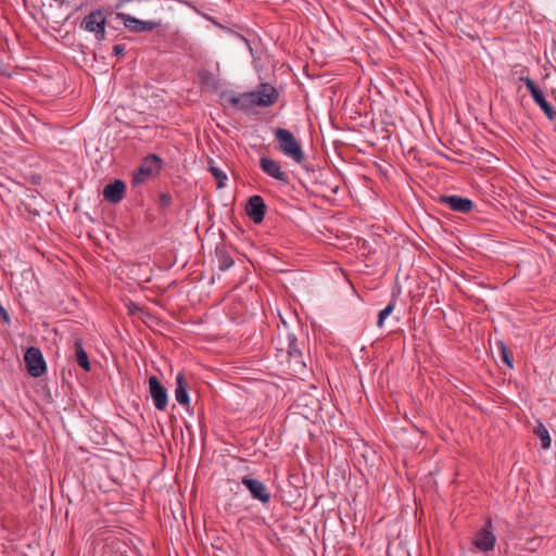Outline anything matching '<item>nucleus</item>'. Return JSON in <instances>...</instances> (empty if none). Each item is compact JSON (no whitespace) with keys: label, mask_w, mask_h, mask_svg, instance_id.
<instances>
[{"label":"nucleus","mask_w":556,"mask_h":556,"mask_svg":"<svg viewBox=\"0 0 556 556\" xmlns=\"http://www.w3.org/2000/svg\"><path fill=\"white\" fill-rule=\"evenodd\" d=\"M274 134L279 150L286 156L292 159L298 164H302L305 161L304 151L292 131L286 128H277Z\"/></svg>","instance_id":"nucleus-1"},{"label":"nucleus","mask_w":556,"mask_h":556,"mask_svg":"<svg viewBox=\"0 0 556 556\" xmlns=\"http://www.w3.org/2000/svg\"><path fill=\"white\" fill-rule=\"evenodd\" d=\"M163 160L156 154L146 156L137 170L132 175L131 182L134 186L144 184L147 180L155 177L162 169Z\"/></svg>","instance_id":"nucleus-2"},{"label":"nucleus","mask_w":556,"mask_h":556,"mask_svg":"<svg viewBox=\"0 0 556 556\" xmlns=\"http://www.w3.org/2000/svg\"><path fill=\"white\" fill-rule=\"evenodd\" d=\"M106 16L100 9L91 11L80 22L79 27L86 31L94 34V37L101 41L105 38Z\"/></svg>","instance_id":"nucleus-3"},{"label":"nucleus","mask_w":556,"mask_h":556,"mask_svg":"<svg viewBox=\"0 0 556 556\" xmlns=\"http://www.w3.org/2000/svg\"><path fill=\"white\" fill-rule=\"evenodd\" d=\"M116 18L121 20L124 24V27L128 29L130 33L141 34L149 33L157 28L161 23L154 21H141L136 18L135 16L124 13L117 12Z\"/></svg>","instance_id":"nucleus-4"},{"label":"nucleus","mask_w":556,"mask_h":556,"mask_svg":"<svg viewBox=\"0 0 556 556\" xmlns=\"http://www.w3.org/2000/svg\"><path fill=\"white\" fill-rule=\"evenodd\" d=\"M24 361L27 367V371L31 377L38 378L46 372V362L41 351L38 348H28L25 352Z\"/></svg>","instance_id":"nucleus-5"},{"label":"nucleus","mask_w":556,"mask_h":556,"mask_svg":"<svg viewBox=\"0 0 556 556\" xmlns=\"http://www.w3.org/2000/svg\"><path fill=\"white\" fill-rule=\"evenodd\" d=\"M519 79L526 84V87L530 91L534 102L541 108L545 115L549 119H555L556 111H553L551 104L546 101L542 89L535 85L533 79L523 75H520Z\"/></svg>","instance_id":"nucleus-6"},{"label":"nucleus","mask_w":556,"mask_h":556,"mask_svg":"<svg viewBox=\"0 0 556 556\" xmlns=\"http://www.w3.org/2000/svg\"><path fill=\"white\" fill-rule=\"evenodd\" d=\"M251 92L253 93L255 106L268 108L274 105L279 99L277 89L266 83L261 84L256 90Z\"/></svg>","instance_id":"nucleus-7"},{"label":"nucleus","mask_w":556,"mask_h":556,"mask_svg":"<svg viewBox=\"0 0 556 556\" xmlns=\"http://www.w3.org/2000/svg\"><path fill=\"white\" fill-rule=\"evenodd\" d=\"M260 167L264 174L276 179L280 184H282V185L290 184L289 174L282 169V167L278 161L270 159L268 156H262L260 159Z\"/></svg>","instance_id":"nucleus-8"},{"label":"nucleus","mask_w":556,"mask_h":556,"mask_svg":"<svg viewBox=\"0 0 556 556\" xmlns=\"http://www.w3.org/2000/svg\"><path fill=\"white\" fill-rule=\"evenodd\" d=\"M149 392L155 408L164 410L168 404V395L165 387L156 376H151L149 378Z\"/></svg>","instance_id":"nucleus-9"},{"label":"nucleus","mask_w":556,"mask_h":556,"mask_svg":"<svg viewBox=\"0 0 556 556\" xmlns=\"http://www.w3.org/2000/svg\"><path fill=\"white\" fill-rule=\"evenodd\" d=\"M302 343L291 348V351L285 356L288 368L293 376H299L305 372L306 363L301 348Z\"/></svg>","instance_id":"nucleus-10"},{"label":"nucleus","mask_w":556,"mask_h":556,"mask_svg":"<svg viewBox=\"0 0 556 556\" xmlns=\"http://www.w3.org/2000/svg\"><path fill=\"white\" fill-rule=\"evenodd\" d=\"M222 99L230 106L240 110V111H247L254 105L253 100V93L251 91L249 92H242L239 94H235L232 92H223Z\"/></svg>","instance_id":"nucleus-11"},{"label":"nucleus","mask_w":556,"mask_h":556,"mask_svg":"<svg viewBox=\"0 0 556 556\" xmlns=\"http://www.w3.org/2000/svg\"><path fill=\"white\" fill-rule=\"evenodd\" d=\"M241 482L249 490L253 498L263 504H267L270 501V493L261 480L243 477Z\"/></svg>","instance_id":"nucleus-12"},{"label":"nucleus","mask_w":556,"mask_h":556,"mask_svg":"<svg viewBox=\"0 0 556 556\" xmlns=\"http://www.w3.org/2000/svg\"><path fill=\"white\" fill-rule=\"evenodd\" d=\"M491 528H492L491 520H488L484 528L481 529L477 533V535L473 540L475 547L483 553H488V552L492 551L495 546L496 538L493 534Z\"/></svg>","instance_id":"nucleus-13"},{"label":"nucleus","mask_w":556,"mask_h":556,"mask_svg":"<svg viewBox=\"0 0 556 556\" xmlns=\"http://www.w3.org/2000/svg\"><path fill=\"white\" fill-rule=\"evenodd\" d=\"M245 213L253 223H262L266 214L264 199L261 195H252L247 202Z\"/></svg>","instance_id":"nucleus-14"},{"label":"nucleus","mask_w":556,"mask_h":556,"mask_svg":"<svg viewBox=\"0 0 556 556\" xmlns=\"http://www.w3.org/2000/svg\"><path fill=\"white\" fill-rule=\"evenodd\" d=\"M275 349L277 351V357H282L291 351V348L296 346L300 342L296 337L290 332L278 333L273 340Z\"/></svg>","instance_id":"nucleus-15"},{"label":"nucleus","mask_w":556,"mask_h":556,"mask_svg":"<svg viewBox=\"0 0 556 556\" xmlns=\"http://www.w3.org/2000/svg\"><path fill=\"white\" fill-rule=\"evenodd\" d=\"M126 192V185L124 181L116 179L113 182L106 185L103 189V197L106 201L112 204L119 203Z\"/></svg>","instance_id":"nucleus-16"},{"label":"nucleus","mask_w":556,"mask_h":556,"mask_svg":"<svg viewBox=\"0 0 556 556\" xmlns=\"http://www.w3.org/2000/svg\"><path fill=\"white\" fill-rule=\"evenodd\" d=\"M440 202L447 205L452 211L467 213L472 208V201L458 195H443Z\"/></svg>","instance_id":"nucleus-17"},{"label":"nucleus","mask_w":556,"mask_h":556,"mask_svg":"<svg viewBox=\"0 0 556 556\" xmlns=\"http://www.w3.org/2000/svg\"><path fill=\"white\" fill-rule=\"evenodd\" d=\"M188 390L189 382L187 381L186 375L180 371L176 376L175 399L180 405L186 407H188L190 403Z\"/></svg>","instance_id":"nucleus-18"},{"label":"nucleus","mask_w":556,"mask_h":556,"mask_svg":"<svg viewBox=\"0 0 556 556\" xmlns=\"http://www.w3.org/2000/svg\"><path fill=\"white\" fill-rule=\"evenodd\" d=\"M215 256L217 260V267L222 271L229 269L235 263L232 256L224 243L216 245Z\"/></svg>","instance_id":"nucleus-19"},{"label":"nucleus","mask_w":556,"mask_h":556,"mask_svg":"<svg viewBox=\"0 0 556 556\" xmlns=\"http://www.w3.org/2000/svg\"><path fill=\"white\" fill-rule=\"evenodd\" d=\"M75 357L77 364L86 371H90V362L87 352L84 349L83 340L75 339L74 341Z\"/></svg>","instance_id":"nucleus-20"},{"label":"nucleus","mask_w":556,"mask_h":556,"mask_svg":"<svg viewBox=\"0 0 556 556\" xmlns=\"http://www.w3.org/2000/svg\"><path fill=\"white\" fill-rule=\"evenodd\" d=\"M534 433L541 440V445L544 450L551 447L552 440L548 430L542 422H539V425L535 427Z\"/></svg>","instance_id":"nucleus-21"},{"label":"nucleus","mask_w":556,"mask_h":556,"mask_svg":"<svg viewBox=\"0 0 556 556\" xmlns=\"http://www.w3.org/2000/svg\"><path fill=\"white\" fill-rule=\"evenodd\" d=\"M210 172L217 180V187L218 188L225 187V181L227 180V175L222 169H219L217 166H213V165L210 166Z\"/></svg>","instance_id":"nucleus-22"},{"label":"nucleus","mask_w":556,"mask_h":556,"mask_svg":"<svg viewBox=\"0 0 556 556\" xmlns=\"http://www.w3.org/2000/svg\"><path fill=\"white\" fill-rule=\"evenodd\" d=\"M497 344L500 345L502 361L508 367L511 368L513 367V357L510 356V353H509L507 346L504 344V342H498Z\"/></svg>","instance_id":"nucleus-23"},{"label":"nucleus","mask_w":556,"mask_h":556,"mask_svg":"<svg viewBox=\"0 0 556 556\" xmlns=\"http://www.w3.org/2000/svg\"><path fill=\"white\" fill-rule=\"evenodd\" d=\"M172 203V197L168 193H161L160 195V205L162 207H167Z\"/></svg>","instance_id":"nucleus-24"},{"label":"nucleus","mask_w":556,"mask_h":556,"mask_svg":"<svg viewBox=\"0 0 556 556\" xmlns=\"http://www.w3.org/2000/svg\"><path fill=\"white\" fill-rule=\"evenodd\" d=\"M124 52H125V46L124 45L118 43V45H115L113 47V54L114 55L121 56V55H124Z\"/></svg>","instance_id":"nucleus-25"},{"label":"nucleus","mask_w":556,"mask_h":556,"mask_svg":"<svg viewBox=\"0 0 556 556\" xmlns=\"http://www.w3.org/2000/svg\"><path fill=\"white\" fill-rule=\"evenodd\" d=\"M0 319L4 321H9L10 317L7 309L0 304Z\"/></svg>","instance_id":"nucleus-26"},{"label":"nucleus","mask_w":556,"mask_h":556,"mask_svg":"<svg viewBox=\"0 0 556 556\" xmlns=\"http://www.w3.org/2000/svg\"><path fill=\"white\" fill-rule=\"evenodd\" d=\"M0 319L4 321H9L10 317L7 309L0 304Z\"/></svg>","instance_id":"nucleus-27"},{"label":"nucleus","mask_w":556,"mask_h":556,"mask_svg":"<svg viewBox=\"0 0 556 556\" xmlns=\"http://www.w3.org/2000/svg\"><path fill=\"white\" fill-rule=\"evenodd\" d=\"M393 308H394V305L392 302H390L388 305L384 306V319L391 314Z\"/></svg>","instance_id":"nucleus-28"},{"label":"nucleus","mask_w":556,"mask_h":556,"mask_svg":"<svg viewBox=\"0 0 556 556\" xmlns=\"http://www.w3.org/2000/svg\"><path fill=\"white\" fill-rule=\"evenodd\" d=\"M382 320H383V317H382V309L379 311L378 315H377V325L379 327H382Z\"/></svg>","instance_id":"nucleus-29"},{"label":"nucleus","mask_w":556,"mask_h":556,"mask_svg":"<svg viewBox=\"0 0 556 556\" xmlns=\"http://www.w3.org/2000/svg\"><path fill=\"white\" fill-rule=\"evenodd\" d=\"M131 10L134 12H136V13H139V14L144 13V9L142 7H140V5H137V7L132 8Z\"/></svg>","instance_id":"nucleus-30"}]
</instances>
